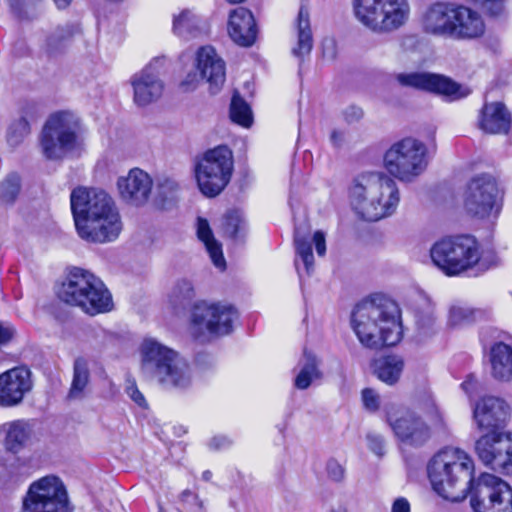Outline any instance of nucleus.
Instances as JSON below:
<instances>
[{"label": "nucleus", "instance_id": "obj_37", "mask_svg": "<svg viewBox=\"0 0 512 512\" xmlns=\"http://www.w3.org/2000/svg\"><path fill=\"white\" fill-rule=\"evenodd\" d=\"M194 296L195 289L193 283L188 279H180L169 294V302L174 308L184 307Z\"/></svg>", "mask_w": 512, "mask_h": 512}, {"label": "nucleus", "instance_id": "obj_45", "mask_svg": "<svg viewBox=\"0 0 512 512\" xmlns=\"http://www.w3.org/2000/svg\"><path fill=\"white\" fill-rule=\"evenodd\" d=\"M417 327L419 335L426 337L434 332L435 317L429 309L425 314L417 315Z\"/></svg>", "mask_w": 512, "mask_h": 512}, {"label": "nucleus", "instance_id": "obj_8", "mask_svg": "<svg viewBox=\"0 0 512 512\" xmlns=\"http://www.w3.org/2000/svg\"><path fill=\"white\" fill-rule=\"evenodd\" d=\"M355 18L376 33H390L403 27L409 20L408 0H353Z\"/></svg>", "mask_w": 512, "mask_h": 512}, {"label": "nucleus", "instance_id": "obj_64", "mask_svg": "<svg viewBox=\"0 0 512 512\" xmlns=\"http://www.w3.org/2000/svg\"><path fill=\"white\" fill-rule=\"evenodd\" d=\"M160 512H162V511H160Z\"/></svg>", "mask_w": 512, "mask_h": 512}, {"label": "nucleus", "instance_id": "obj_14", "mask_svg": "<svg viewBox=\"0 0 512 512\" xmlns=\"http://www.w3.org/2000/svg\"><path fill=\"white\" fill-rule=\"evenodd\" d=\"M195 70L186 73L179 83L183 92L196 90L203 79L209 84L211 93H217L226 79L225 62L212 46L200 47L195 56Z\"/></svg>", "mask_w": 512, "mask_h": 512}, {"label": "nucleus", "instance_id": "obj_47", "mask_svg": "<svg viewBox=\"0 0 512 512\" xmlns=\"http://www.w3.org/2000/svg\"><path fill=\"white\" fill-rule=\"evenodd\" d=\"M326 472L328 478L334 482H341L345 478L344 466L334 458H331L327 461Z\"/></svg>", "mask_w": 512, "mask_h": 512}, {"label": "nucleus", "instance_id": "obj_12", "mask_svg": "<svg viewBox=\"0 0 512 512\" xmlns=\"http://www.w3.org/2000/svg\"><path fill=\"white\" fill-rule=\"evenodd\" d=\"M21 512H71L63 482L49 475L31 483L23 497Z\"/></svg>", "mask_w": 512, "mask_h": 512}, {"label": "nucleus", "instance_id": "obj_1", "mask_svg": "<svg viewBox=\"0 0 512 512\" xmlns=\"http://www.w3.org/2000/svg\"><path fill=\"white\" fill-rule=\"evenodd\" d=\"M474 462L464 450L447 447L428 464L433 490L442 498L458 502L471 494L475 512H512V488L501 478L481 474L473 479Z\"/></svg>", "mask_w": 512, "mask_h": 512}, {"label": "nucleus", "instance_id": "obj_23", "mask_svg": "<svg viewBox=\"0 0 512 512\" xmlns=\"http://www.w3.org/2000/svg\"><path fill=\"white\" fill-rule=\"evenodd\" d=\"M177 352L154 338H145L140 346L141 369L154 377L160 368L172 361Z\"/></svg>", "mask_w": 512, "mask_h": 512}, {"label": "nucleus", "instance_id": "obj_38", "mask_svg": "<svg viewBox=\"0 0 512 512\" xmlns=\"http://www.w3.org/2000/svg\"><path fill=\"white\" fill-rule=\"evenodd\" d=\"M20 190V176L16 173H10L0 183V200L6 204H12L17 199Z\"/></svg>", "mask_w": 512, "mask_h": 512}, {"label": "nucleus", "instance_id": "obj_55", "mask_svg": "<svg viewBox=\"0 0 512 512\" xmlns=\"http://www.w3.org/2000/svg\"><path fill=\"white\" fill-rule=\"evenodd\" d=\"M313 242L315 244L316 252L319 256H324L326 253L325 235L322 231H316L313 235Z\"/></svg>", "mask_w": 512, "mask_h": 512}, {"label": "nucleus", "instance_id": "obj_41", "mask_svg": "<svg viewBox=\"0 0 512 512\" xmlns=\"http://www.w3.org/2000/svg\"><path fill=\"white\" fill-rule=\"evenodd\" d=\"M509 448H501V460L498 463H493L492 470L498 471L507 475H512V433H506L503 442Z\"/></svg>", "mask_w": 512, "mask_h": 512}, {"label": "nucleus", "instance_id": "obj_42", "mask_svg": "<svg viewBox=\"0 0 512 512\" xmlns=\"http://www.w3.org/2000/svg\"><path fill=\"white\" fill-rule=\"evenodd\" d=\"M474 313V310L467 305H453L449 311V323L452 326H459L469 323L474 319Z\"/></svg>", "mask_w": 512, "mask_h": 512}, {"label": "nucleus", "instance_id": "obj_10", "mask_svg": "<svg viewBox=\"0 0 512 512\" xmlns=\"http://www.w3.org/2000/svg\"><path fill=\"white\" fill-rule=\"evenodd\" d=\"M426 146L413 138H405L387 150L384 165L387 171L401 181H411L426 169Z\"/></svg>", "mask_w": 512, "mask_h": 512}, {"label": "nucleus", "instance_id": "obj_61", "mask_svg": "<svg viewBox=\"0 0 512 512\" xmlns=\"http://www.w3.org/2000/svg\"><path fill=\"white\" fill-rule=\"evenodd\" d=\"M212 478V472L209 470H206L202 473V479L205 481H210Z\"/></svg>", "mask_w": 512, "mask_h": 512}, {"label": "nucleus", "instance_id": "obj_40", "mask_svg": "<svg viewBox=\"0 0 512 512\" xmlns=\"http://www.w3.org/2000/svg\"><path fill=\"white\" fill-rule=\"evenodd\" d=\"M294 242L296 252L303 261L307 274H310L313 271L314 267V257L312 253L311 243L304 239L303 237H301L297 230L295 232Z\"/></svg>", "mask_w": 512, "mask_h": 512}, {"label": "nucleus", "instance_id": "obj_4", "mask_svg": "<svg viewBox=\"0 0 512 512\" xmlns=\"http://www.w3.org/2000/svg\"><path fill=\"white\" fill-rule=\"evenodd\" d=\"M350 203L364 220L378 221L393 215L400 202L396 182L383 172L362 173L349 188Z\"/></svg>", "mask_w": 512, "mask_h": 512}, {"label": "nucleus", "instance_id": "obj_15", "mask_svg": "<svg viewBox=\"0 0 512 512\" xmlns=\"http://www.w3.org/2000/svg\"><path fill=\"white\" fill-rule=\"evenodd\" d=\"M166 59L154 58L141 71L131 77L133 87V100L137 106H147L161 98L164 91V83L160 78L164 71Z\"/></svg>", "mask_w": 512, "mask_h": 512}, {"label": "nucleus", "instance_id": "obj_36", "mask_svg": "<svg viewBox=\"0 0 512 512\" xmlns=\"http://www.w3.org/2000/svg\"><path fill=\"white\" fill-rule=\"evenodd\" d=\"M231 120L245 128L251 126L253 115L250 106L246 103L238 93H234L230 104Z\"/></svg>", "mask_w": 512, "mask_h": 512}, {"label": "nucleus", "instance_id": "obj_29", "mask_svg": "<svg viewBox=\"0 0 512 512\" xmlns=\"http://www.w3.org/2000/svg\"><path fill=\"white\" fill-rule=\"evenodd\" d=\"M172 32L183 40L196 38L203 33V20L193 10L181 9L172 15Z\"/></svg>", "mask_w": 512, "mask_h": 512}, {"label": "nucleus", "instance_id": "obj_25", "mask_svg": "<svg viewBox=\"0 0 512 512\" xmlns=\"http://www.w3.org/2000/svg\"><path fill=\"white\" fill-rule=\"evenodd\" d=\"M228 32L238 45L251 46L256 39L257 29L253 14L244 7L234 9L229 17Z\"/></svg>", "mask_w": 512, "mask_h": 512}, {"label": "nucleus", "instance_id": "obj_63", "mask_svg": "<svg viewBox=\"0 0 512 512\" xmlns=\"http://www.w3.org/2000/svg\"><path fill=\"white\" fill-rule=\"evenodd\" d=\"M331 512H345L343 509H337V510H333Z\"/></svg>", "mask_w": 512, "mask_h": 512}, {"label": "nucleus", "instance_id": "obj_43", "mask_svg": "<svg viewBox=\"0 0 512 512\" xmlns=\"http://www.w3.org/2000/svg\"><path fill=\"white\" fill-rule=\"evenodd\" d=\"M244 224V220L238 212H229L224 218V234L230 238L236 239L239 233L244 229Z\"/></svg>", "mask_w": 512, "mask_h": 512}, {"label": "nucleus", "instance_id": "obj_21", "mask_svg": "<svg viewBox=\"0 0 512 512\" xmlns=\"http://www.w3.org/2000/svg\"><path fill=\"white\" fill-rule=\"evenodd\" d=\"M509 413L506 402L498 397H483L473 407V418L482 430H494L502 425Z\"/></svg>", "mask_w": 512, "mask_h": 512}, {"label": "nucleus", "instance_id": "obj_28", "mask_svg": "<svg viewBox=\"0 0 512 512\" xmlns=\"http://www.w3.org/2000/svg\"><path fill=\"white\" fill-rule=\"evenodd\" d=\"M491 375L501 382L512 380V347L504 342L494 343L489 351Z\"/></svg>", "mask_w": 512, "mask_h": 512}, {"label": "nucleus", "instance_id": "obj_44", "mask_svg": "<svg viewBox=\"0 0 512 512\" xmlns=\"http://www.w3.org/2000/svg\"><path fill=\"white\" fill-rule=\"evenodd\" d=\"M72 32L68 27H57L54 29L45 40V47L48 52L56 51L62 43L71 37Z\"/></svg>", "mask_w": 512, "mask_h": 512}, {"label": "nucleus", "instance_id": "obj_9", "mask_svg": "<svg viewBox=\"0 0 512 512\" xmlns=\"http://www.w3.org/2000/svg\"><path fill=\"white\" fill-rule=\"evenodd\" d=\"M233 171V156L226 146H217L204 153L195 174L200 191L208 197L218 195L229 183Z\"/></svg>", "mask_w": 512, "mask_h": 512}, {"label": "nucleus", "instance_id": "obj_62", "mask_svg": "<svg viewBox=\"0 0 512 512\" xmlns=\"http://www.w3.org/2000/svg\"><path fill=\"white\" fill-rule=\"evenodd\" d=\"M165 185H167L168 189L172 190L175 186V183L169 179L164 180Z\"/></svg>", "mask_w": 512, "mask_h": 512}, {"label": "nucleus", "instance_id": "obj_2", "mask_svg": "<svg viewBox=\"0 0 512 512\" xmlns=\"http://www.w3.org/2000/svg\"><path fill=\"white\" fill-rule=\"evenodd\" d=\"M71 211L78 235L89 242L115 241L123 223L113 199L103 190L75 188L70 195Z\"/></svg>", "mask_w": 512, "mask_h": 512}, {"label": "nucleus", "instance_id": "obj_39", "mask_svg": "<svg viewBox=\"0 0 512 512\" xmlns=\"http://www.w3.org/2000/svg\"><path fill=\"white\" fill-rule=\"evenodd\" d=\"M30 126L24 117L13 121L7 131V142L10 146H18L29 134Z\"/></svg>", "mask_w": 512, "mask_h": 512}, {"label": "nucleus", "instance_id": "obj_16", "mask_svg": "<svg viewBox=\"0 0 512 512\" xmlns=\"http://www.w3.org/2000/svg\"><path fill=\"white\" fill-rule=\"evenodd\" d=\"M387 422L395 436L404 445L420 447L431 437L430 427L412 411H388Z\"/></svg>", "mask_w": 512, "mask_h": 512}, {"label": "nucleus", "instance_id": "obj_27", "mask_svg": "<svg viewBox=\"0 0 512 512\" xmlns=\"http://www.w3.org/2000/svg\"><path fill=\"white\" fill-rule=\"evenodd\" d=\"M510 124V114L502 103L484 104L479 116V126L483 131L490 134L507 133Z\"/></svg>", "mask_w": 512, "mask_h": 512}, {"label": "nucleus", "instance_id": "obj_53", "mask_svg": "<svg viewBox=\"0 0 512 512\" xmlns=\"http://www.w3.org/2000/svg\"><path fill=\"white\" fill-rule=\"evenodd\" d=\"M343 116L348 123L358 122L363 117V110L358 106L352 105L344 110Z\"/></svg>", "mask_w": 512, "mask_h": 512}, {"label": "nucleus", "instance_id": "obj_54", "mask_svg": "<svg viewBox=\"0 0 512 512\" xmlns=\"http://www.w3.org/2000/svg\"><path fill=\"white\" fill-rule=\"evenodd\" d=\"M14 334L15 328L11 324L0 322V346L10 342Z\"/></svg>", "mask_w": 512, "mask_h": 512}, {"label": "nucleus", "instance_id": "obj_32", "mask_svg": "<svg viewBox=\"0 0 512 512\" xmlns=\"http://www.w3.org/2000/svg\"><path fill=\"white\" fill-rule=\"evenodd\" d=\"M197 236L198 239L204 243L213 264L220 270H224L226 261L223 256L222 246L214 238L208 221L202 217L197 218Z\"/></svg>", "mask_w": 512, "mask_h": 512}, {"label": "nucleus", "instance_id": "obj_3", "mask_svg": "<svg viewBox=\"0 0 512 512\" xmlns=\"http://www.w3.org/2000/svg\"><path fill=\"white\" fill-rule=\"evenodd\" d=\"M351 326L360 343L368 348L394 346L403 336L398 304L385 297H374L356 305Z\"/></svg>", "mask_w": 512, "mask_h": 512}, {"label": "nucleus", "instance_id": "obj_24", "mask_svg": "<svg viewBox=\"0 0 512 512\" xmlns=\"http://www.w3.org/2000/svg\"><path fill=\"white\" fill-rule=\"evenodd\" d=\"M0 433L4 434L3 445L7 452L20 453L33 436V425L29 420L17 419L0 425ZM3 464V453L0 450V465Z\"/></svg>", "mask_w": 512, "mask_h": 512}, {"label": "nucleus", "instance_id": "obj_7", "mask_svg": "<svg viewBox=\"0 0 512 512\" xmlns=\"http://www.w3.org/2000/svg\"><path fill=\"white\" fill-rule=\"evenodd\" d=\"M82 143V126L74 113L60 111L49 117L41 138L42 150L48 159H62L78 151Z\"/></svg>", "mask_w": 512, "mask_h": 512}, {"label": "nucleus", "instance_id": "obj_60", "mask_svg": "<svg viewBox=\"0 0 512 512\" xmlns=\"http://www.w3.org/2000/svg\"><path fill=\"white\" fill-rule=\"evenodd\" d=\"M57 8L65 9L67 8L73 0H53Z\"/></svg>", "mask_w": 512, "mask_h": 512}, {"label": "nucleus", "instance_id": "obj_59", "mask_svg": "<svg viewBox=\"0 0 512 512\" xmlns=\"http://www.w3.org/2000/svg\"><path fill=\"white\" fill-rule=\"evenodd\" d=\"M434 413L432 415L431 421L434 425H441L442 424V417L440 415V412L438 409L433 405Z\"/></svg>", "mask_w": 512, "mask_h": 512}, {"label": "nucleus", "instance_id": "obj_20", "mask_svg": "<svg viewBox=\"0 0 512 512\" xmlns=\"http://www.w3.org/2000/svg\"><path fill=\"white\" fill-rule=\"evenodd\" d=\"M153 181L148 173L139 168L131 169L117 181L121 198L130 205L140 206L147 202Z\"/></svg>", "mask_w": 512, "mask_h": 512}, {"label": "nucleus", "instance_id": "obj_30", "mask_svg": "<svg viewBox=\"0 0 512 512\" xmlns=\"http://www.w3.org/2000/svg\"><path fill=\"white\" fill-rule=\"evenodd\" d=\"M506 433L492 431L481 436L475 443V451L479 460L487 467L492 468L493 463L501 460V448L505 446L504 437Z\"/></svg>", "mask_w": 512, "mask_h": 512}, {"label": "nucleus", "instance_id": "obj_5", "mask_svg": "<svg viewBox=\"0 0 512 512\" xmlns=\"http://www.w3.org/2000/svg\"><path fill=\"white\" fill-rule=\"evenodd\" d=\"M57 295L61 301L90 315L108 312L113 307L112 296L103 281L81 268L69 271Z\"/></svg>", "mask_w": 512, "mask_h": 512}, {"label": "nucleus", "instance_id": "obj_6", "mask_svg": "<svg viewBox=\"0 0 512 512\" xmlns=\"http://www.w3.org/2000/svg\"><path fill=\"white\" fill-rule=\"evenodd\" d=\"M430 256L434 265L447 276L459 275L477 265L485 271L495 264L494 260L488 263L478 241L469 235L440 239L431 247Z\"/></svg>", "mask_w": 512, "mask_h": 512}, {"label": "nucleus", "instance_id": "obj_33", "mask_svg": "<svg viewBox=\"0 0 512 512\" xmlns=\"http://www.w3.org/2000/svg\"><path fill=\"white\" fill-rule=\"evenodd\" d=\"M297 46L293 48L292 53L298 58L308 55L313 47V37L310 28L309 12L306 7L301 6L298 12L297 20Z\"/></svg>", "mask_w": 512, "mask_h": 512}, {"label": "nucleus", "instance_id": "obj_50", "mask_svg": "<svg viewBox=\"0 0 512 512\" xmlns=\"http://www.w3.org/2000/svg\"><path fill=\"white\" fill-rule=\"evenodd\" d=\"M125 391H126L127 395L131 398V400L134 401L138 406H140V407L146 406L145 397L139 391L134 380L128 379L126 381Z\"/></svg>", "mask_w": 512, "mask_h": 512}, {"label": "nucleus", "instance_id": "obj_13", "mask_svg": "<svg viewBox=\"0 0 512 512\" xmlns=\"http://www.w3.org/2000/svg\"><path fill=\"white\" fill-rule=\"evenodd\" d=\"M237 317V310L230 304L199 301L191 311V326L197 337L222 336L232 331Z\"/></svg>", "mask_w": 512, "mask_h": 512}, {"label": "nucleus", "instance_id": "obj_18", "mask_svg": "<svg viewBox=\"0 0 512 512\" xmlns=\"http://www.w3.org/2000/svg\"><path fill=\"white\" fill-rule=\"evenodd\" d=\"M31 389V372L25 367H15L0 374V407L18 406Z\"/></svg>", "mask_w": 512, "mask_h": 512}, {"label": "nucleus", "instance_id": "obj_48", "mask_svg": "<svg viewBox=\"0 0 512 512\" xmlns=\"http://www.w3.org/2000/svg\"><path fill=\"white\" fill-rule=\"evenodd\" d=\"M40 0H9L12 10L17 14L20 19H31L28 16L27 10L34 7Z\"/></svg>", "mask_w": 512, "mask_h": 512}, {"label": "nucleus", "instance_id": "obj_51", "mask_svg": "<svg viewBox=\"0 0 512 512\" xmlns=\"http://www.w3.org/2000/svg\"><path fill=\"white\" fill-rule=\"evenodd\" d=\"M231 443H232L231 440L227 436L216 435V436H213L207 442V447L211 451H221V450H225L228 447H230Z\"/></svg>", "mask_w": 512, "mask_h": 512}, {"label": "nucleus", "instance_id": "obj_46", "mask_svg": "<svg viewBox=\"0 0 512 512\" xmlns=\"http://www.w3.org/2000/svg\"><path fill=\"white\" fill-rule=\"evenodd\" d=\"M487 13L497 16L504 11L505 0H469Z\"/></svg>", "mask_w": 512, "mask_h": 512}, {"label": "nucleus", "instance_id": "obj_22", "mask_svg": "<svg viewBox=\"0 0 512 512\" xmlns=\"http://www.w3.org/2000/svg\"><path fill=\"white\" fill-rule=\"evenodd\" d=\"M484 32L485 24L481 15L467 6L457 4L450 39L472 40L481 37Z\"/></svg>", "mask_w": 512, "mask_h": 512}, {"label": "nucleus", "instance_id": "obj_31", "mask_svg": "<svg viewBox=\"0 0 512 512\" xmlns=\"http://www.w3.org/2000/svg\"><path fill=\"white\" fill-rule=\"evenodd\" d=\"M298 368L299 371L294 379V385L297 389L305 390L315 380L322 378V372L319 369V361L312 352L304 351L298 363Z\"/></svg>", "mask_w": 512, "mask_h": 512}, {"label": "nucleus", "instance_id": "obj_26", "mask_svg": "<svg viewBox=\"0 0 512 512\" xmlns=\"http://www.w3.org/2000/svg\"><path fill=\"white\" fill-rule=\"evenodd\" d=\"M154 378L165 388L183 390L192 383V372L188 363L177 353L172 361L160 370Z\"/></svg>", "mask_w": 512, "mask_h": 512}, {"label": "nucleus", "instance_id": "obj_17", "mask_svg": "<svg viewBox=\"0 0 512 512\" xmlns=\"http://www.w3.org/2000/svg\"><path fill=\"white\" fill-rule=\"evenodd\" d=\"M396 79L402 86L434 92L452 100L466 97L470 93L468 88H462L456 82L436 74L424 72L399 73L396 75Z\"/></svg>", "mask_w": 512, "mask_h": 512}, {"label": "nucleus", "instance_id": "obj_52", "mask_svg": "<svg viewBox=\"0 0 512 512\" xmlns=\"http://www.w3.org/2000/svg\"><path fill=\"white\" fill-rule=\"evenodd\" d=\"M367 442L369 449L373 453L379 456H381L384 453V441L382 436L370 433L367 435Z\"/></svg>", "mask_w": 512, "mask_h": 512}, {"label": "nucleus", "instance_id": "obj_34", "mask_svg": "<svg viewBox=\"0 0 512 512\" xmlns=\"http://www.w3.org/2000/svg\"><path fill=\"white\" fill-rule=\"evenodd\" d=\"M90 383V372L87 361L78 358L73 366V378L67 394L69 401H78L85 398Z\"/></svg>", "mask_w": 512, "mask_h": 512}, {"label": "nucleus", "instance_id": "obj_49", "mask_svg": "<svg viewBox=\"0 0 512 512\" xmlns=\"http://www.w3.org/2000/svg\"><path fill=\"white\" fill-rule=\"evenodd\" d=\"M362 401L367 410L376 411L380 405L379 395L375 390L366 388L362 391Z\"/></svg>", "mask_w": 512, "mask_h": 512}, {"label": "nucleus", "instance_id": "obj_11", "mask_svg": "<svg viewBox=\"0 0 512 512\" xmlns=\"http://www.w3.org/2000/svg\"><path fill=\"white\" fill-rule=\"evenodd\" d=\"M502 206L503 192L493 176L482 174L471 179L464 198L468 214L479 219L495 220Z\"/></svg>", "mask_w": 512, "mask_h": 512}, {"label": "nucleus", "instance_id": "obj_19", "mask_svg": "<svg viewBox=\"0 0 512 512\" xmlns=\"http://www.w3.org/2000/svg\"><path fill=\"white\" fill-rule=\"evenodd\" d=\"M457 3L436 1L429 4L421 15V26L425 33L450 38Z\"/></svg>", "mask_w": 512, "mask_h": 512}, {"label": "nucleus", "instance_id": "obj_56", "mask_svg": "<svg viewBox=\"0 0 512 512\" xmlns=\"http://www.w3.org/2000/svg\"><path fill=\"white\" fill-rule=\"evenodd\" d=\"M478 386L479 383L477 379L472 375H469L461 384V388L469 397L473 395V393L477 390Z\"/></svg>", "mask_w": 512, "mask_h": 512}, {"label": "nucleus", "instance_id": "obj_35", "mask_svg": "<svg viewBox=\"0 0 512 512\" xmlns=\"http://www.w3.org/2000/svg\"><path fill=\"white\" fill-rule=\"evenodd\" d=\"M403 368L404 361L397 355L382 357L374 364V371L378 379L388 385H393L399 380Z\"/></svg>", "mask_w": 512, "mask_h": 512}, {"label": "nucleus", "instance_id": "obj_58", "mask_svg": "<svg viewBox=\"0 0 512 512\" xmlns=\"http://www.w3.org/2000/svg\"><path fill=\"white\" fill-rule=\"evenodd\" d=\"M345 140V134L340 130H333L330 135V141L335 147H340Z\"/></svg>", "mask_w": 512, "mask_h": 512}, {"label": "nucleus", "instance_id": "obj_57", "mask_svg": "<svg viewBox=\"0 0 512 512\" xmlns=\"http://www.w3.org/2000/svg\"><path fill=\"white\" fill-rule=\"evenodd\" d=\"M410 503L406 498H397L392 505V512H410Z\"/></svg>", "mask_w": 512, "mask_h": 512}]
</instances>
